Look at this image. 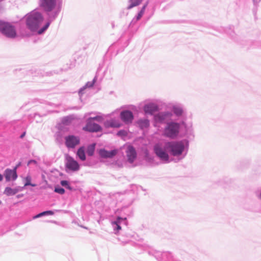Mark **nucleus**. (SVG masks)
Returning a JSON list of instances; mask_svg holds the SVG:
<instances>
[{
  "instance_id": "obj_1",
  "label": "nucleus",
  "mask_w": 261,
  "mask_h": 261,
  "mask_svg": "<svg viewBox=\"0 0 261 261\" xmlns=\"http://www.w3.org/2000/svg\"><path fill=\"white\" fill-rule=\"evenodd\" d=\"M27 28L32 32L36 31L44 20L42 14L36 11H33L25 16Z\"/></svg>"
},
{
  "instance_id": "obj_2",
  "label": "nucleus",
  "mask_w": 261,
  "mask_h": 261,
  "mask_svg": "<svg viewBox=\"0 0 261 261\" xmlns=\"http://www.w3.org/2000/svg\"><path fill=\"white\" fill-rule=\"evenodd\" d=\"M165 149H169L173 155L176 156L181 154L184 146L181 142H167L165 144Z\"/></svg>"
},
{
  "instance_id": "obj_3",
  "label": "nucleus",
  "mask_w": 261,
  "mask_h": 261,
  "mask_svg": "<svg viewBox=\"0 0 261 261\" xmlns=\"http://www.w3.org/2000/svg\"><path fill=\"white\" fill-rule=\"evenodd\" d=\"M0 31L8 37H15L16 35L14 27L8 22L0 21Z\"/></svg>"
},
{
  "instance_id": "obj_4",
  "label": "nucleus",
  "mask_w": 261,
  "mask_h": 261,
  "mask_svg": "<svg viewBox=\"0 0 261 261\" xmlns=\"http://www.w3.org/2000/svg\"><path fill=\"white\" fill-rule=\"evenodd\" d=\"M179 125L176 123H171L165 128L164 135L166 137L173 139L178 135Z\"/></svg>"
},
{
  "instance_id": "obj_5",
  "label": "nucleus",
  "mask_w": 261,
  "mask_h": 261,
  "mask_svg": "<svg viewBox=\"0 0 261 261\" xmlns=\"http://www.w3.org/2000/svg\"><path fill=\"white\" fill-rule=\"evenodd\" d=\"M66 168L72 171H77L80 169V165L72 157L67 155L66 156Z\"/></svg>"
},
{
  "instance_id": "obj_6",
  "label": "nucleus",
  "mask_w": 261,
  "mask_h": 261,
  "mask_svg": "<svg viewBox=\"0 0 261 261\" xmlns=\"http://www.w3.org/2000/svg\"><path fill=\"white\" fill-rule=\"evenodd\" d=\"M65 144L67 147L74 148L80 143V139L77 136L69 135L65 138Z\"/></svg>"
},
{
  "instance_id": "obj_7",
  "label": "nucleus",
  "mask_w": 261,
  "mask_h": 261,
  "mask_svg": "<svg viewBox=\"0 0 261 261\" xmlns=\"http://www.w3.org/2000/svg\"><path fill=\"white\" fill-rule=\"evenodd\" d=\"M83 130L89 132H97L101 130V127L92 121V118H89L86 126L83 127Z\"/></svg>"
},
{
  "instance_id": "obj_8",
  "label": "nucleus",
  "mask_w": 261,
  "mask_h": 261,
  "mask_svg": "<svg viewBox=\"0 0 261 261\" xmlns=\"http://www.w3.org/2000/svg\"><path fill=\"white\" fill-rule=\"evenodd\" d=\"M18 165H17L13 169H7L4 172V176L7 181L15 180L17 175L16 170Z\"/></svg>"
},
{
  "instance_id": "obj_9",
  "label": "nucleus",
  "mask_w": 261,
  "mask_h": 261,
  "mask_svg": "<svg viewBox=\"0 0 261 261\" xmlns=\"http://www.w3.org/2000/svg\"><path fill=\"white\" fill-rule=\"evenodd\" d=\"M154 150L156 155L161 160L168 161L169 160L168 154L163 149V148L158 144L154 147Z\"/></svg>"
},
{
  "instance_id": "obj_10",
  "label": "nucleus",
  "mask_w": 261,
  "mask_h": 261,
  "mask_svg": "<svg viewBox=\"0 0 261 261\" xmlns=\"http://www.w3.org/2000/svg\"><path fill=\"white\" fill-rule=\"evenodd\" d=\"M126 153L128 161L130 163H133L137 156L135 148L132 146H129L127 148Z\"/></svg>"
},
{
  "instance_id": "obj_11",
  "label": "nucleus",
  "mask_w": 261,
  "mask_h": 261,
  "mask_svg": "<svg viewBox=\"0 0 261 261\" xmlns=\"http://www.w3.org/2000/svg\"><path fill=\"white\" fill-rule=\"evenodd\" d=\"M121 119L126 123H131L133 119V113L129 111L122 112L120 114Z\"/></svg>"
},
{
  "instance_id": "obj_12",
  "label": "nucleus",
  "mask_w": 261,
  "mask_h": 261,
  "mask_svg": "<svg viewBox=\"0 0 261 261\" xmlns=\"http://www.w3.org/2000/svg\"><path fill=\"white\" fill-rule=\"evenodd\" d=\"M117 153V150L107 151L105 149H100L99 151V155L104 158H112Z\"/></svg>"
},
{
  "instance_id": "obj_13",
  "label": "nucleus",
  "mask_w": 261,
  "mask_h": 261,
  "mask_svg": "<svg viewBox=\"0 0 261 261\" xmlns=\"http://www.w3.org/2000/svg\"><path fill=\"white\" fill-rule=\"evenodd\" d=\"M41 6L46 11H50L55 6L54 1H42Z\"/></svg>"
},
{
  "instance_id": "obj_14",
  "label": "nucleus",
  "mask_w": 261,
  "mask_h": 261,
  "mask_svg": "<svg viewBox=\"0 0 261 261\" xmlns=\"http://www.w3.org/2000/svg\"><path fill=\"white\" fill-rule=\"evenodd\" d=\"M105 126L106 127H119L121 126L120 122L116 120L111 119L105 122Z\"/></svg>"
},
{
  "instance_id": "obj_15",
  "label": "nucleus",
  "mask_w": 261,
  "mask_h": 261,
  "mask_svg": "<svg viewBox=\"0 0 261 261\" xmlns=\"http://www.w3.org/2000/svg\"><path fill=\"white\" fill-rule=\"evenodd\" d=\"M157 106L154 104H149L144 107V110L145 113L152 114L154 112L157 111Z\"/></svg>"
},
{
  "instance_id": "obj_16",
  "label": "nucleus",
  "mask_w": 261,
  "mask_h": 261,
  "mask_svg": "<svg viewBox=\"0 0 261 261\" xmlns=\"http://www.w3.org/2000/svg\"><path fill=\"white\" fill-rule=\"evenodd\" d=\"M76 154L82 161H85L86 160L85 148L84 147H81L79 148Z\"/></svg>"
},
{
  "instance_id": "obj_17",
  "label": "nucleus",
  "mask_w": 261,
  "mask_h": 261,
  "mask_svg": "<svg viewBox=\"0 0 261 261\" xmlns=\"http://www.w3.org/2000/svg\"><path fill=\"white\" fill-rule=\"evenodd\" d=\"M18 192V190L17 189H12L10 187H7L4 191V194L7 196H10L15 195Z\"/></svg>"
},
{
  "instance_id": "obj_18",
  "label": "nucleus",
  "mask_w": 261,
  "mask_h": 261,
  "mask_svg": "<svg viewBox=\"0 0 261 261\" xmlns=\"http://www.w3.org/2000/svg\"><path fill=\"white\" fill-rule=\"evenodd\" d=\"M95 147V144L93 143L88 146L87 153L88 155L92 156L93 155Z\"/></svg>"
},
{
  "instance_id": "obj_19",
  "label": "nucleus",
  "mask_w": 261,
  "mask_h": 261,
  "mask_svg": "<svg viewBox=\"0 0 261 261\" xmlns=\"http://www.w3.org/2000/svg\"><path fill=\"white\" fill-rule=\"evenodd\" d=\"M138 123L141 128L147 127L149 124L148 120L146 119L140 120L138 121Z\"/></svg>"
},
{
  "instance_id": "obj_20",
  "label": "nucleus",
  "mask_w": 261,
  "mask_h": 261,
  "mask_svg": "<svg viewBox=\"0 0 261 261\" xmlns=\"http://www.w3.org/2000/svg\"><path fill=\"white\" fill-rule=\"evenodd\" d=\"M47 214H48V215H52L54 214V212L51 211H45V212H42L41 213H39V214L35 216L33 218L34 219H36V218H38L39 217H40L41 216H44V215H46Z\"/></svg>"
},
{
  "instance_id": "obj_21",
  "label": "nucleus",
  "mask_w": 261,
  "mask_h": 261,
  "mask_svg": "<svg viewBox=\"0 0 261 261\" xmlns=\"http://www.w3.org/2000/svg\"><path fill=\"white\" fill-rule=\"evenodd\" d=\"M25 183L24 184V186H31L32 187H35L36 186V185L35 184H32L31 183V176L30 175H28L25 178Z\"/></svg>"
},
{
  "instance_id": "obj_22",
  "label": "nucleus",
  "mask_w": 261,
  "mask_h": 261,
  "mask_svg": "<svg viewBox=\"0 0 261 261\" xmlns=\"http://www.w3.org/2000/svg\"><path fill=\"white\" fill-rule=\"evenodd\" d=\"M49 25L50 22H47L42 28H41L38 31V33L39 34H41L42 33H43L49 27Z\"/></svg>"
},
{
  "instance_id": "obj_23",
  "label": "nucleus",
  "mask_w": 261,
  "mask_h": 261,
  "mask_svg": "<svg viewBox=\"0 0 261 261\" xmlns=\"http://www.w3.org/2000/svg\"><path fill=\"white\" fill-rule=\"evenodd\" d=\"M121 220H122V219L120 217H118L116 221L113 222V224L116 225L117 230H119L121 228L120 225H119V224L120 223V221Z\"/></svg>"
},
{
  "instance_id": "obj_24",
  "label": "nucleus",
  "mask_w": 261,
  "mask_h": 261,
  "mask_svg": "<svg viewBox=\"0 0 261 261\" xmlns=\"http://www.w3.org/2000/svg\"><path fill=\"white\" fill-rule=\"evenodd\" d=\"M55 192L60 194H63L65 193V190L62 188H56Z\"/></svg>"
},
{
  "instance_id": "obj_25",
  "label": "nucleus",
  "mask_w": 261,
  "mask_h": 261,
  "mask_svg": "<svg viewBox=\"0 0 261 261\" xmlns=\"http://www.w3.org/2000/svg\"><path fill=\"white\" fill-rule=\"evenodd\" d=\"M174 112L177 115H180L182 113V111L180 108H174Z\"/></svg>"
},
{
  "instance_id": "obj_26",
  "label": "nucleus",
  "mask_w": 261,
  "mask_h": 261,
  "mask_svg": "<svg viewBox=\"0 0 261 261\" xmlns=\"http://www.w3.org/2000/svg\"><path fill=\"white\" fill-rule=\"evenodd\" d=\"M144 9H145V6H144L142 8V9L140 11V12L139 13L137 17V20H139L141 17L142 16L143 13H144Z\"/></svg>"
},
{
  "instance_id": "obj_27",
  "label": "nucleus",
  "mask_w": 261,
  "mask_h": 261,
  "mask_svg": "<svg viewBox=\"0 0 261 261\" xmlns=\"http://www.w3.org/2000/svg\"><path fill=\"white\" fill-rule=\"evenodd\" d=\"M71 120L70 118L67 117L63 119V122L64 124H68L71 122Z\"/></svg>"
},
{
  "instance_id": "obj_28",
  "label": "nucleus",
  "mask_w": 261,
  "mask_h": 261,
  "mask_svg": "<svg viewBox=\"0 0 261 261\" xmlns=\"http://www.w3.org/2000/svg\"><path fill=\"white\" fill-rule=\"evenodd\" d=\"M127 135V133L124 130H120L119 131L118 133H117V135L118 136H126Z\"/></svg>"
},
{
  "instance_id": "obj_29",
  "label": "nucleus",
  "mask_w": 261,
  "mask_h": 261,
  "mask_svg": "<svg viewBox=\"0 0 261 261\" xmlns=\"http://www.w3.org/2000/svg\"><path fill=\"white\" fill-rule=\"evenodd\" d=\"M91 118H92V121L95 120L98 121H101L102 120V118L101 116H96L95 117H91Z\"/></svg>"
},
{
  "instance_id": "obj_30",
  "label": "nucleus",
  "mask_w": 261,
  "mask_h": 261,
  "mask_svg": "<svg viewBox=\"0 0 261 261\" xmlns=\"http://www.w3.org/2000/svg\"><path fill=\"white\" fill-rule=\"evenodd\" d=\"M68 184V182L67 180H62L61 181V185L62 186L66 187Z\"/></svg>"
},
{
  "instance_id": "obj_31",
  "label": "nucleus",
  "mask_w": 261,
  "mask_h": 261,
  "mask_svg": "<svg viewBox=\"0 0 261 261\" xmlns=\"http://www.w3.org/2000/svg\"><path fill=\"white\" fill-rule=\"evenodd\" d=\"M31 163H33L34 164H37V162L36 161L34 160H30L29 162H28V165H30V164Z\"/></svg>"
},
{
  "instance_id": "obj_32",
  "label": "nucleus",
  "mask_w": 261,
  "mask_h": 261,
  "mask_svg": "<svg viewBox=\"0 0 261 261\" xmlns=\"http://www.w3.org/2000/svg\"><path fill=\"white\" fill-rule=\"evenodd\" d=\"M139 4V3L138 1H136L133 5L130 6L128 7V8L130 9L132 7H133V6H137Z\"/></svg>"
},
{
  "instance_id": "obj_33",
  "label": "nucleus",
  "mask_w": 261,
  "mask_h": 261,
  "mask_svg": "<svg viewBox=\"0 0 261 261\" xmlns=\"http://www.w3.org/2000/svg\"><path fill=\"white\" fill-rule=\"evenodd\" d=\"M25 134L26 133L25 132H23L22 134L20 136V138H23L25 136Z\"/></svg>"
},
{
  "instance_id": "obj_34",
  "label": "nucleus",
  "mask_w": 261,
  "mask_h": 261,
  "mask_svg": "<svg viewBox=\"0 0 261 261\" xmlns=\"http://www.w3.org/2000/svg\"><path fill=\"white\" fill-rule=\"evenodd\" d=\"M68 189L70 190H72V188L69 186V185L68 184L66 187Z\"/></svg>"
},
{
  "instance_id": "obj_35",
  "label": "nucleus",
  "mask_w": 261,
  "mask_h": 261,
  "mask_svg": "<svg viewBox=\"0 0 261 261\" xmlns=\"http://www.w3.org/2000/svg\"><path fill=\"white\" fill-rule=\"evenodd\" d=\"M3 180V176L0 174V181Z\"/></svg>"
},
{
  "instance_id": "obj_36",
  "label": "nucleus",
  "mask_w": 261,
  "mask_h": 261,
  "mask_svg": "<svg viewBox=\"0 0 261 261\" xmlns=\"http://www.w3.org/2000/svg\"><path fill=\"white\" fill-rule=\"evenodd\" d=\"M259 198L261 199V192H260V194H259Z\"/></svg>"
},
{
  "instance_id": "obj_37",
  "label": "nucleus",
  "mask_w": 261,
  "mask_h": 261,
  "mask_svg": "<svg viewBox=\"0 0 261 261\" xmlns=\"http://www.w3.org/2000/svg\"><path fill=\"white\" fill-rule=\"evenodd\" d=\"M160 116H156V119H157L158 117H159Z\"/></svg>"
}]
</instances>
